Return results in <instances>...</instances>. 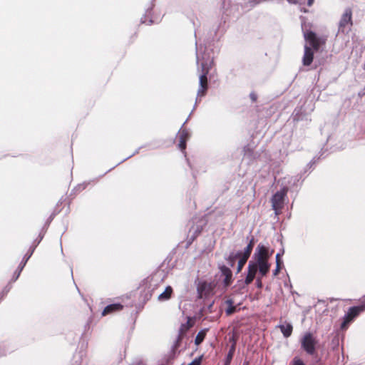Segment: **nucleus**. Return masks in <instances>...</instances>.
I'll list each match as a JSON object with an SVG mask.
<instances>
[{"label":"nucleus","mask_w":365,"mask_h":365,"mask_svg":"<svg viewBox=\"0 0 365 365\" xmlns=\"http://www.w3.org/2000/svg\"><path fill=\"white\" fill-rule=\"evenodd\" d=\"M253 247H254V237H252L248 245L245 248L244 251L243 252L239 251V253H240V255L249 259V257L252 253Z\"/></svg>","instance_id":"nucleus-14"},{"label":"nucleus","mask_w":365,"mask_h":365,"mask_svg":"<svg viewBox=\"0 0 365 365\" xmlns=\"http://www.w3.org/2000/svg\"><path fill=\"white\" fill-rule=\"evenodd\" d=\"M202 361V356L195 358L190 364L188 365H200Z\"/></svg>","instance_id":"nucleus-25"},{"label":"nucleus","mask_w":365,"mask_h":365,"mask_svg":"<svg viewBox=\"0 0 365 365\" xmlns=\"http://www.w3.org/2000/svg\"><path fill=\"white\" fill-rule=\"evenodd\" d=\"M314 51L310 46L307 44L304 46V52L302 58V63L304 66H309L313 61Z\"/></svg>","instance_id":"nucleus-12"},{"label":"nucleus","mask_w":365,"mask_h":365,"mask_svg":"<svg viewBox=\"0 0 365 365\" xmlns=\"http://www.w3.org/2000/svg\"><path fill=\"white\" fill-rule=\"evenodd\" d=\"M279 270H280V265L279 264H276V268L273 271V275L274 276H277L279 274Z\"/></svg>","instance_id":"nucleus-27"},{"label":"nucleus","mask_w":365,"mask_h":365,"mask_svg":"<svg viewBox=\"0 0 365 365\" xmlns=\"http://www.w3.org/2000/svg\"><path fill=\"white\" fill-rule=\"evenodd\" d=\"M314 0H307V6H312V4H314Z\"/></svg>","instance_id":"nucleus-31"},{"label":"nucleus","mask_w":365,"mask_h":365,"mask_svg":"<svg viewBox=\"0 0 365 365\" xmlns=\"http://www.w3.org/2000/svg\"><path fill=\"white\" fill-rule=\"evenodd\" d=\"M207 329H204L200 330L197 333V334L195 337V345L198 346L204 341L206 334H207Z\"/></svg>","instance_id":"nucleus-16"},{"label":"nucleus","mask_w":365,"mask_h":365,"mask_svg":"<svg viewBox=\"0 0 365 365\" xmlns=\"http://www.w3.org/2000/svg\"><path fill=\"white\" fill-rule=\"evenodd\" d=\"M262 277H261L260 275L257 278V280H256V284H257V287L258 288H261L262 287Z\"/></svg>","instance_id":"nucleus-26"},{"label":"nucleus","mask_w":365,"mask_h":365,"mask_svg":"<svg viewBox=\"0 0 365 365\" xmlns=\"http://www.w3.org/2000/svg\"><path fill=\"white\" fill-rule=\"evenodd\" d=\"M301 346L309 355H314L316 351L317 340L310 332L304 334L300 340Z\"/></svg>","instance_id":"nucleus-6"},{"label":"nucleus","mask_w":365,"mask_h":365,"mask_svg":"<svg viewBox=\"0 0 365 365\" xmlns=\"http://www.w3.org/2000/svg\"><path fill=\"white\" fill-rule=\"evenodd\" d=\"M353 13L351 8L345 9L338 24V34H348L353 26Z\"/></svg>","instance_id":"nucleus-4"},{"label":"nucleus","mask_w":365,"mask_h":365,"mask_svg":"<svg viewBox=\"0 0 365 365\" xmlns=\"http://www.w3.org/2000/svg\"><path fill=\"white\" fill-rule=\"evenodd\" d=\"M250 97L251 100H252L253 102H256V101H257V94H256V93H253V92H252V93H251L250 94Z\"/></svg>","instance_id":"nucleus-28"},{"label":"nucleus","mask_w":365,"mask_h":365,"mask_svg":"<svg viewBox=\"0 0 365 365\" xmlns=\"http://www.w3.org/2000/svg\"><path fill=\"white\" fill-rule=\"evenodd\" d=\"M364 298H365V297Z\"/></svg>","instance_id":"nucleus-32"},{"label":"nucleus","mask_w":365,"mask_h":365,"mask_svg":"<svg viewBox=\"0 0 365 365\" xmlns=\"http://www.w3.org/2000/svg\"><path fill=\"white\" fill-rule=\"evenodd\" d=\"M365 311V298L360 301V304L357 306L350 307L343 317L341 324V329L345 330L348 328L350 323L356 319L361 313Z\"/></svg>","instance_id":"nucleus-3"},{"label":"nucleus","mask_w":365,"mask_h":365,"mask_svg":"<svg viewBox=\"0 0 365 365\" xmlns=\"http://www.w3.org/2000/svg\"><path fill=\"white\" fill-rule=\"evenodd\" d=\"M273 250L269 253L268 248L262 244L258 245L255 250L253 262L261 277L265 276L269 271L270 264L268 260Z\"/></svg>","instance_id":"nucleus-1"},{"label":"nucleus","mask_w":365,"mask_h":365,"mask_svg":"<svg viewBox=\"0 0 365 365\" xmlns=\"http://www.w3.org/2000/svg\"><path fill=\"white\" fill-rule=\"evenodd\" d=\"M287 1L291 4H302V0H287Z\"/></svg>","instance_id":"nucleus-30"},{"label":"nucleus","mask_w":365,"mask_h":365,"mask_svg":"<svg viewBox=\"0 0 365 365\" xmlns=\"http://www.w3.org/2000/svg\"><path fill=\"white\" fill-rule=\"evenodd\" d=\"M228 307L225 311L227 315H231L236 311V307L233 304V302L231 299L227 301Z\"/></svg>","instance_id":"nucleus-21"},{"label":"nucleus","mask_w":365,"mask_h":365,"mask_svg":"<svg viewBox=\"0 0 365 365\" xmlns=\"http://www.w3.org/2000/svg\"><path fill=\"white\" fill-rule=\"evenodd\" d=\"M32 253H33V250L31 251V254L29 255H28L27 257L26 256L24 257L23 262H21L20 265L18 267V270L15 272V274H16V277L14 279L15 280L17 279L18 277H19L22 269H24V267L26 265L27 261L29 260V259L31 256Z\"/></svg>","instance_id":"nucleus-17"},{"label":"nucleus","mask_w":365,"mask_h":365,"mask_svg":"<svg viewBox=\"0 0 365 365\" xmlns=\"http://www.w3.org/2000/svg\"><path fill=\"white\" fill-rule=\"evenodd\" d=\"M280 257H281V254L280 253H277L276 255V264H279L282 263V261L280 259Z\"/></svg>","instance_id":"nucleus-29"},{"label":"nucleus","mask_w":365,"mask_h":365,"mask_svg":"<svg viewBox=\"0 0 365 365\" xmlns=\"http://www.w3.org/2000/svg\"><path fill=\"white\" fill-rule=\"evenodd\" d=\"M303 30V36L307 42L313 50L317 51L322 45L325 44L327 38L324 36H318L316 33L310 30Z\"/></svg>","instance_id":"nucleus-5"},{"label":"nucleus","mask_w":365,"mask_h":365,"mask_svg":"<svg viewBox=\"0 0 365 365\" xmlns=\"http://www.w3.org/2000/svg\"><path fill=\"white\" fill-rule=\"evenodd\" d=\"M257 274V267L255 264H254V262L252 260L249 262L247 267V273L245 279V284L248 285L252 283L254 280L255 275Z\"/></svg>","instance_id":"nucleus-11"},{"label":"nucleus","mask_w":365,"mask_h":365,"mask_svg":"<svg viewBox=\"0 0 365 365\" xmlns=\"http://www.w3.org/2000/svg\"><path fill=\"white\" fill-rule=\"evenodd\" d=\"M247 259H248V258H247L245 257H243L242 255L240 256L239 261L237 263V273H240L242 271V269L243 267L245 266V264H246Z\"/></svg>","instance_id":"nucleus-20"},{"label":"nucleus","mask_w":365,"mask_h":365,"mask_svg":"<svg viewBox=\"0 0 365 365\" xmlns=\"http://www.w3.org/2000/svg\"><path fill=\"white\" fill-rule=\"evenodd\" d=\"M189 133L186 129L181 128L179 131L178 138L179 139H183L187 140L189 138Z\"/></svg>","instance_id":"nucleus-22"},{"label":"nucleus","mask_w":365,"mask_h":365,"mask_svg":"<svg viewBox=\"0 0 365 365\" xmlns=\"http://www.w3.org/2000/svg\"><path fill=\"white\" fill-rule=\"evenodd\" d=\"M292 365H305L303 361L299 358H294Z\"/></svg>","instance_id":"nucleus-24"},{"label":"nucleus","mask_w":365,"mask_h":365,"mask_svg":"<svg viewBox=\"0 0 365 365\" xmlns=\"http://www.w3.org/2000/svg\"><path fill=\"white\" fill-rule=\"evenodd\" d=\"M287 189L284 187L279 191H277L272 197V208L277 211L283 207L284 198L287 195Z\"/></svg>","instance_id":"nucleus-8"},{"label":"nucleus","mask_w":365,"mask_h":365,"mask_svg":"<svg viewBox=\"0 0 365 365\" xmlns=\"http://www.w3.org/2000/svg\"><path fill=\"white\" fill-rule=\"evenodd\" d=\"M192 326H193V322L191 321L190 317H187V322L180 325L178 337H177L175 341L174 342L169 354L168 356H165V358H164V360L166 361V364L165 365L172 364L174 359L176 356L177 349L180 346V341H182V339L184 337V336L185 335V334L189 331V329L192 327ZM161 365H164V364H161Z\"/></svg>","instance_id":"nucleus-2"},{"label":"nucleus","mask_w":365,"mask_h":365,"mask_svg":"<svg viewBox=\"0 0 365 365\" xmlns=\"http://www.w3.org/2000/svg\"><path fill=\"white\" fill-rule=\"evenodd\" d=\"M213 289V286L211 283L205 281H200L197 285V298L202 299L208 297Z\"/></svg>","instance_id":"nucleus-9"},{"label":"nucleus","mask_w":365,"mask_h":365,"mask_svg":"<svg viewBox=\"0 0 365 365\" xmlns=\"http://www.w3.org/2000/svg\"><path fill=\"white\" fill-rule=\"evenodd\" d=\"M240 256V253H239V252H237L236 253L234 252H232L230 253L229 256L226 258V260L231 267H233L235 265L236 259L239 258Z\"/></svg>","instance_id":"nucleus-18"},{"label":"nucleus","mask_w":365,"mask_h":365,"mask_svg":"<svg viewBox=\"0 0 365 365\" xmlns=\"http://www.w3.org/2000/svg\"><path fill=\"white\" fill-rule=\"evenodd\" d=\"M186 142L187 140L183 139H179L178 147L181 151L184 152L186 148Z\"/></svg>","instance_id":"nucleus-23"},{"label":"nucleus","mask_w":365,"mask_h":365,"mask_svg":"<svg viewBox=\"0 0 365 365\" xmlns=\"http://www.w3.org/2000/svg\"><path fill=\"white\" fill-rule=\"evenodd\" d=\"M279 328L284 337L287 338L291 336L293 329L291 324H280L279 325Z\"/></svg>","instance_id":"nucleus-15"},{"label":"nucleus","mask_w":365,"mask_h":365,"mask_svg":"<svg viewBox=\"0 0 365 365\" xmlns=\"http://www.w3.org/2000/svg\"><path fill=\"white\" fill-rule=\"evenodd\" d=\"M124 308V305L120 302L113 303L107 305L103 310L101 315L103 317L113 314L121 312Z\"/></svg>","instance_id":"nucleus-10"},{"label":"nucleus","mask_w":365,"mask_h":365,"mask_svg":"<svg viewBox=\"0 0 365 365\" xmlns=\"http://www.w3.org/2000/svg\"><path fill=\"white\" fill-rule=\"evenodd\" d=\"M173 294V288L170 286H168L165 291L161 293V300H168L171 297Z\"/></svg>","instance_id":"nucleus-19"},{"label":"nucleus","mask_w":365,"mask_h":365,"mask_svg":"<svg viewBox=\"0 0 365 365\" xmlns=\"http://www.w3.org/2000/svg\"><path fill=\"white\" fill-rule=\"evenodd\" d=\"M202 66V73L199 78V88L197 93V98H201L204 96L208 88V82H207V74L209 73L210 68L207 67L205 64L203 63L201 64Z\"/></svg>","instance_id":"nucleus-7"},{"label":"nucleus","mask_w":365,"mask_h":365,"mask_svg":"<svg viewBox=\"0 0 365 365\" xmlns=\"http://www.w3.org/2000/svg\"><path fill=\"white\" fill-rule=\"evenodd\" d=\"M222 276L225 277L224 284L229 286L232 283V273L231 269L225 265L220 267Z\"/></svg>","instance_id":"nucleus-13"}]
</instances>
